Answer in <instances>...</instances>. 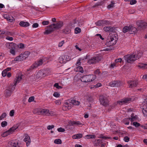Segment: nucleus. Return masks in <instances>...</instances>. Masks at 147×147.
Segmentation results:
<instances>
[{"instance_id": "f257e3e1", "label": "nucleus", "mask_w": 147, "mask_h": 147, "mask_svg": "<svg viewBox=\"0 0 147 147\" xmlns=\"http://www.w3.org/2000/svg\"><path fill=\"white\" fill-rule=\"evenodd\" d=\"M63 25V22H59L56 24L53 23L48 26L49 27L48 29L46 30L44 33L46 34H50L55 30L61 28Z\"/></svg>"}, {"instance_id": "f03ea898", "label": "nucleus", "mask_w": 147, "mask_h": 147, "mask_svg": "<svg viewBox=\"0 0 147 147\" xmlns=\"http://www.w3.org/2000/svg\"><path fill=\"white\" fill-rule=\"evenodd\" d=\"M117 34H109L107 37L106 44L109 46H111L115 45L117 42Z\"/></svg>"}, {"instance_id": "7ed1b4c3", "label": "nucleus", "mask_w": 147, "mask_h": 147, "mask_svg": "<svg viewBox=\"0 0 147 147\" xmlns=\"http://www.w3.org/2000/svg\"><path fill=\"white\" fill-rule=\"evenodd\" d=\"M96 78L95 75H89L84 76L81 78L82 82H90L94 80Z\"/></svg>"}, {"instance_id": "20e7f679", "label": "nucleus", "mask_w": 147, "mask_h": 147, "mask_svg": "<svg viewBox=\"0 0 147 147\" xmlns=\"http://www.w3.org/2000/svg\"><path fill=\"white\" fill-rule=\"evenodd\" d=\"M136 24L138 30L143 31L147 28V23L142 20L138 21Z\"/></svg>"}, {"instance_id": "39448f33", "label": "nucleus", "mask_w": 147, "mask_h": 147, "mask_svg": "<svg viewBox=\"0 0 147 147\" xmlns=\"http://www.w3.org/2000/svg\"><path fill=\"white\" fill-rule=\"evenodd\" d=\"M7 47L10 49V53L13 55L16 54L15 50L16 45L13 43H7L6 45Z\"/></svg>"}, {"instance_id": "423d86ee", "label": "nucleus", "mask_w": 147, "mask_h": 147, "mask_svg": "<svg viewBox=\"0 0 147 147\" xmlns=\"http://www.w3.org/2000/svg\"><path fill=\"white\" fill-rule=\"evenodd\" d=\"M125 60L127 62L131 63L137 59L136 54H128L124 56Z\"/></svg>"}, {"instance_id": "0eeeda50", "label": "nucleus", "mask_w": 147, "mask_h": 147, "mask_svg": "<svg viewBox=\"0 0 147 147\" xmlns=\"http://www.w3.org/2000/svg\"><path fill=\"white\" fill-rule=\"evenodd\" d=\"M99 98L101 104L105 107L109 105V100L106 96L100 95L99 96Z\"/></svg>"}, {"instance_id": "6e6552de", "label": "nucleus", "mask_w": 147, "mask_h": 147, "mask_svg": "<svg viewBox=\"0 0 147 147\" xmlns=\"http://www.w3.org/2000/svg\"><path fill=\"white\" fill-rule=\"evenodd\" d=\"M18 127L17 126H14L10 128L9 130L4 132L1 135L3 137H6L13 132Z\"/></svg>"}, {"instance_id": "1a4fd4ad", "label": "nucleus", "mask_w": 147, "mask_h": 147, "mask_svg": "<svg viewBox=\"0 0 147 147\" xmlns=\"http://www.w3.org/2000/svg\"><path fill=\"white\" fill-rule=\"evenodd\" d=\"M43 62V60L42 59H39L38 61L34 63L28 69H27V71H28L32 70L37 67L41 65Z\"/></svg>"}, {"instance_id": "9d476101", "label": "nucleus", "mask_w": 147, "mask_h": 147, "mask_svg": "<svg viewBox=\"0 0 147 147\" xmlns=\"http://www.w3.org/2000/svg\"><path fill=\"white\" fill-rule=\"evenodd\" d=\"M38 114L39 115L43 114L46 115H53V112L52 111H50L48 109H42L40 110L37 112Z\"/></svg>"}, {"instance_id": "9b49d317", "label": "nucleus", "mask_w": 147, "mask_h": 147, "mask_svg": "<svg viewBox=\"0 0 147 147\" xmlns=\"http://www.w3.org/2000/svg\"><path fill=\"white\" fill-rule=\"evenodd\" d=\"M8 145L10 147H20L16 140H12L10 141L8 143Z\"/></svg>"}, {"instance_id": "f8f14e48", "label": "nucleus", "mask_w": 147, "mask_h": 147, "mask_svg": "<svg viewBox=\"0 0 147 147\" xmlns=\"http://www.w3.org/2000/svg\"><path fill=\"white\" fill-rule=\"evenodd\" d=\"M131 100V98H126L122 99L120 101H118L117 102L118 104L122 105L125 104L129 103Z\"/></svg>"}, {"instance_id": "ddd939ff", "label": "nucleus", "mask_w": 147, "mask_h": 147, "mask_svg": "<svg viewBox=\"0 0 147 147\" xmlns=\"http://www.w3.org/2000/svg\"><path fill=\"white\" fill-rule=\"evenodd\" d=\"M70 102L68 100L64 103L62 107L63 110L66 111L71 109V103H70Z\"/></svg>"}, {"instance_id": "4468645a", "label": "nucleus", "mask_w": 147, "mask_h": 147, "mask_svg": "<svg viewBox=\"0 0 147 147\" xmlns=\"http://www.w3.org/2000/svg\"><path fill=\"white\" fill-rule=\"evenodd\" d=\"M127 83L129 88H132L136 87L138 82L136 80H129L127 82Z\"/></svg>"}, {"instance_id": "2eb2a0df", "label": "nucleus", "mask_w": 147, "mask_h": 147, "mask_svg": "<svg viewBox=\"0 0 147 147\" xmlns=\"http://www.w3.org/2000/svg\"><path fill=\"white\" fill-rule=\"evenodd\" d=\"M45 72V71L44 70H40L39 71L36 75V77L38 78H39L45 77L46 76Z\"/></svg>"}, {"instance_id": "dca6fc26", "label": "nucleus", "mask_w": 147, "mask_h": 147, "mask_svg": "<svg viewBox=\"0 0 147 147\" xmlns=\"http://www.w3.org/2000/svg\"><path fill=\"white\" fill-rule=\"evenodd\" d=\"M138 30V28H137L132 26H130L129 33L130 34H135Z\"/></svg>"}, {"instance_id": "f3484780", "label": "nucleus", "mask_w": 147, "mask_h": 147, "mask_svg": "<svg viewBox=\"0 0 147 147\" xmlns=\"http://www.w3.org/2000/svg\"><path fill=\"white\" fill-rule=\"evenodd\" d=\"M25 138L24 139V141L26 142V145L28 146L30 143V137L27 134H25Z\"/></svg>"}, {"instance_id": "a211bd4d", "label": "nucleus", "mask_w": 147, "mask_h": 147, "mask_svg": "<svg viewBox=\"0 0 147 147\" xmlns=\"http://www.w3.org/2000/svg\"><path fill=\"white\" fill-rule=\"evenodd\" d=\"M68 123L69 125H83L82 123L78 121H70Z\"/></svg>"}, {"instance_id": "6ab92c4d", "label": "nucleus", "mask_w": 147, "mask_h": 147, "mask_svg": "<svg viewBox=\"0 0 147 147\" xmlns=\"http://www.w3.org/2000/svg\"><path fill=\"white\" fill-rule=\"evenodd\" d=\"M30 54V52L29 51H26L23 54L21 53V55L22 56V58H23L24 60L28 57Z\"/></svg>"}, {"instance_id": "aec40b11", "label": "nucleus", "mask_w": 147, "mask_h": 147, "mask_svg": "<svg viewBox=\"0 0 147 147\" xmlns=\"http://www.w3.org/2000/svg\"><path fill=\"white\" fill-rule=\"evenodd\" d=\"M22 76L17 77L16 78H15L14 80V84L13 86L15 87L16 86L17 83H19L20 81L22 79Z\"/></svg>"}, {"instance_id": "412c9836", "label": "nucleus", "mask_w": 147, "mask_h": 147, "mask_svg": "<svg viewBox=\"0 0 147 147\" xmlns=\"http://www.w3.org/2000/svg\"><path fill=\"white\" fill-rule=\"evenodd\" d=\"M103 30L106 32H113L114 30L113 27L111 26L105 27L103 28Z\"/></svg>"}, {"instance_id": "4be33fe9", "label": "nucleus", "mask_w": 147, "mask_h": 147, "mask_svg": "<svg viewBox=\"0 0 147 147\" xmlns=\"http://www.w3.org/2000/svg\"><path fill=\"white\" fill-rule=\"evenodd\" d=\"M19 25L22 27H26L29 26L30 24L28 22L22 21L20 22Z\"/></svg>"}, {"instance_id": "5701e85b", "label": "nucleus", "mask_w": 147, "mask_h": 147, "mask_svg": "<svg viewBox=\"0 0 147 147\" xmlns=\"http://www.w3.org/2000/svg\"><path fill=\"white\" fill-rule=\"evenodd\" d=\"M65 57L64 55L61 56L59 58V62L61 63H65L66 61L65 60Z\"/></svg>"}, {"instance_id": "b1692460", "label": "nucleus", "mask_w": 147, "mask_h": 147, "mask_svg": "<svg viewBox=\"0 0 147 147\" xmlns=\"http://www.w3.org/2000/svg\"><path fill=\"white\" fill-rule=\"evenodd\" d=\"M109 84L111 87L118 86L119 84L117 81H114L110 82Z\"/></svg>"}, {"instance_id": "393cba45", "label": "nucleus", "mask_w": 147, "mask_h": 147, "mask_svg": "<svg viewBox=\"0 0 147 147\" xmlns=\"http://www.w3.org/2000/svg\"><path fill=\"white\" fill-rule=\"evenodd\" d=\"M82 135L81 134H78L73 136L72 138L73 139H80L82 138Z\"/></svg>"}, {"instance_id": "a878e982", "label": "nucleus", "mask_w": 147, "mask_h": 147, "mask_svg": "<svg viewBox=\"0 0 147 147\" xmlns=\"http://www.w3.org/2000/svg\"><path fill=\"white\" fill-rule=\"evenodd\" d=\"M94 57L96 63L100 61L102 58V56L100 55H98Z\"/></svg>"}, {"instance_id": "bb28decb", "label": "nucleus", "mask_w": 147, "mask_h": 147, "mask_svg": "<svg viewBox=\"0 0 147 147\" xmlns=\"http://www.w3.org/2000/svg\"><path fill=\"white\" fill-rule=\"evenodd\" d=\"M88 63L89 64H94L96 63L95 58L94 57L90 59H89L88 61Z\"/></svg>"}, {"instance_id": "cd10ccee", "label": "nucleus", "mask_w": 147, "mask_h": 147, "mask_svg": "<svg viewBox=\"0 0 147 147\" xmlns=\"http://www.w3.org/2000/svg\"><path fill=\"white\" fill-rule=\"evenodd\" d=\"M5 96L7 97L11 95V92L10 90H6L5 91Z\"/></svg>"}, {"instance_id": "c85d7f7f", "label": "nucleus", "mask_w": 147, "mask_h": 147, "mask_svg": "<svg viewBox=\"0 0 147 147\" xmlns=\"http://www.w3.org/2000/svg\"><path fill=\"white\" fill-rule=\"evenodd\" d=\"M138 66L140 68L144 69L147 68V64L146 63H140L138 65Z\"/></svg>"}, {"instance_id": "c756f323", "label": "nucleus", "mask_w": 147, "mask_h": 147, "mask_svg": "<svg viewBox=\"0 0 147 147\" xmlns=\"http://www.w3.org/2000/svg\"><path fill=\"white\" fill-rule=\"evenodd\" d=\"M70 103H71L72 105H79L80 104V102L75 100H71Z\"/></svg>"}, {"instance_id": "7c9ffc66", "label": "nucleus", "mask_w": 147, "mask_h": 147, "mask_svg": "<svg viewBox=\"0 0 147 147\" xmlns=\"http://www.w3.org/2000/svg\"><path fill=\"white\" fill-rule=\"evenodd\" d=\"M102 20V26H105V25H109L111 23L108 20Z\"/></svg>"}, {"instance_id": "2f4dec72", "label": "nucleus", "mask_w": 147, "mask_h": 147, "mask_svg": "<svg viewBox=\"0 0 147 147\" xmlns=\"http://www.w3.org/2000/svg\"><path fill=\"white\" fill-rule=\"evenodd\" d=\"M23 60V58H22V56L21 54L18 56L16 57L14 59V60L16 61H20Z\"/></svg>"}, {"instance_id": "473e14b6", "label": "nucleus", "mask_w": 147, "mask_h": 147, "mask_svg": "<svg viewBox=\"0 0 147 147\" xmlns=\"http://www.w3.org/2000/svg\"><path fill=\"white\" fill-rule=\"evenodd\" d=\"M130 28V26H125L123 29V31L124 33H126L127 32L129 33V30Z\"/></svg>"}, {"instance_id": "72a5a7b5", "label": "nucleus", "mask_w": 147, "mask_h": 147, "mask_svg": "<svg viewBox=\"0 0 147 147\" xmlns=\"http://www.w3.org/2000/svg\"><path fill=\"white\" fill-rule=\"evenodd\" d=\"M102 140L100 139H98L97 141L94 143V145L96 146H97L100 144L101 143H102Z\"/></svg>"}, {"instance_id": "f704fd0d", "label": "nucleus", "mask_w": 147, "mask_h": 147, "mask_svg": "<svg viewBox=\"0 0 147 147\" xmlns=\"http://www.w3.org/2000/svg\"><path fill=\"white\" fill-rule=\"evenodd\" d=\"M54 142L57 144H61L62 143L61 140L59 139H57L55 140Z\"/></svg>"}, {"instance_id": "c9c22d12", "label": "nucleus", "mask_w": 147, "mask_h": 147, "mask_svg": "<svg viewBox=\"0 0 147 147\" xmlns=\"http://www.w3.org/2000/svg\"><path fill=\"white\" fill-rule=\"evenodd\" d=\"M142 111L143 113V114L144 116H147V108H143L142 110Z\"/></svg>"}, {"instance_id": "e433bc0d", "label": "nucleus", "mask_w": 147, "mask_h": 147, "mask_svg": "<svg viewBox=\"0 0 147 147\" xmlns=\"http://www.w3.org/2000/svg\"><path fill=\"white\" fill-rule=\"evenodd\" d=\"M81 29L80 28L77 27L75 29V32L76 34H77L80 33L81 32Z\"/></svg>"}, {"instance_id": "4c0bfd02", "label": "nucleus", "mask_w": 147, "mask_h": 147, "mask_svg": "<svg viewBox=\"0 0 147 147\" xmlns=\"http://www.w3.org/2000/svg\"><path fill=\"white\" fill-rule=\"evenodd\" d=\"M77 70L78 71H80L81 73L83 72V70L82 67L79 66L77 67Z\"/></svg>"}, {"instance_id": "58836bf2", "label": "nucleus", "mask_w": 147, "mask_h": 147, "mask_svg": "<svg viewBox=\"0 0 147 147\" xmlns=\"http://www.w3.org/2000/svg\"><path fill=\"white\" fill-rule=\"evenodd\" d=\"M114 3L113 2V1H111V4L107 6V8L108 9H110L113 7L114 6Z\"/></svg>"}, {"instance_id": "ea45409f", "label": "nucleus", "mask_w": 147, "mask_h": 147, "mask_svg": "<svg viewBox=\"0 0 147 147\" xmlns=\"http://www.w3.org/2000/svg\"><path fill=\"white\" fill-rule=\"evenodd\" d=\"M86 136L88 137V139L95 138L96 137L95 135H86Z\"/></svg>"}, {"instance_id": "a19ab883", "label": "nucleus", "mask_w": 147, "mask_h": 147, "mask_svg": "<svg viewBox=\"0 0 147 147\" xmlns=\"http://www.w3.org/2000/svg\"><path fill=\"white\" fill-rule=\"evenodd\" d=\"M102 20H99L97 22L95 23V24L96 26H102Z\"/></svg>"}, {"instance_id": "79ce46f5", "label": "nucleus", "mask_w": 147, "mask_h": 147, "mask_svg": "<svg viewBox=\"0 0 147 147\" xmlns=\"http://www.w3.org/2000/svg\"><path fill=\"white\" fill-rule=\"evenodd\" d=\"M142 52L139 51V53H138L137 55H136V57L137 58V59H139L142 56Z\"/></svg>"}, {"instance_id": "37998d69", "label": "nucleus", "mask_w": 147, "mask_h": 147, "mask_svg": "<svg viewBox=\"0 0 147 147\" xmlns=\"http://www.w3.org/2000/svg\"><path fill=\"white\" fill-rule=\"evenodd\" d=\"M132 125L136 127H138L140 126V124L137 122H134L132 123Z\"/></svg>"}, {"instance_id": "c03bdc74", "label": "nucleus", "mask_w": 147, "mask_h": 147, "mask_svg": "<svg viewBox=\"0 0 147 147\" xmlns=\"http://www.w3.org/2000/svg\"><path fill=\"white\" fill-rule=\"evenodd\" d=\"M2 127H4L7 125V122L6 121H3L1 123Z\"/></svg>"}, {"instance_id": "a18cd8bd", "label": "nucleus", "mask_w": 147, "mask_h": 147, "mask_svg": "<svg viewBox=\"0 0 147 147\" xmlns=\"http://www.w3.org/2000/svg\"><path fill=\"white\" fill-rule=\"evenodd\" d=\"M64 32L65 34H69L71 32V30L67 28L65 29L63 31Z\"/></svg>"}, {"instance_id": "49530a36", "label": "nucleus", "mask_w": 147, "mask_h": 147, "mask_svg": "<svg viewBox=\"0 0 147 147\" xmlns=\"http://www.w3.org/2000/svg\"><path fill=\"white\" fill-rule=\"evenodd\" d=\"M0 34H8L9 35H11V33L10 32H9L8 31H3L1 32L0 33Z\"/></svg>"}, {"instance_id": "de8ad7c7", "label": "nucleus", "mask_w": 147, "mask_h": 147, "mask_svg": "<svg viewBox=\"0 0 147 147\" xmlns=\"http://www.w3.org/2000/svg\"><path fill=\"white\" fill-rule=\"evenodd\" d=\"M6 113H3L0 116V120L4 118L6 116Z\"/></svg>"}, {"instance_id": "09e8293b", "label": "nucleus", "mask_w": 147, "mask_h": 147, "mask_svg": "<svg viewBox=\"0 0 147 147\" xmlns=\"http://www.w3.org/2000/svg\"><path fill=\"white\" fill-rule=\"evenodd\" d=\"M54 86L55 87H56L57 88L59 89H61L62 88V87L59 86V85L57 83H55L54 85Z\"/></svg>"}, {"instance_id": "8fccbe9b", "label": "nucleus", "mask_w": 147, "mask_h": 147, "mask_svg": "<svg viewBox=\"0 0 147 147\" xmlns=\"http://www.w3.org/2000/svg\"><path fill=\"white\" fill-rule=\"evenodd\" d=\"M136 118L134 117H132L131 118H129L128 119L127 118V119H126L125 120H128L129 119V120H130L131 122H132L133 121H134L135 120Z\"/></svg>"}, {"instance_id": "3c124183", "label": "nucleus", "mask_w": 147, "mask_h": 147, "mask_svg": "<svg viewBox=\"0 0 147 147\" xmlns=\"http://www.w3.org/2000/svg\"><path fill=\"white\" fill-rule=\"evenodd\" d=\"M98 138H102L106 140L107 139L109 138H108L105 136H103L102 134L100 135L99 137H98Z\"/></svg>"}, {"instance_id": "603ef678", "label": "nucleus", "mask_w": 147, "mask_h": 147, "mask_svg": "<svg viewBox=\"0 0 147 147\" xmlns=\"http://www.w3.org/2000/svg\"><path fill=\"white\" fill-rule=\"evenodd\" d=\"M57 130L59 132H63L65 131V129L61 127L58 128Z\"/></svg>"}, {"instance_id": "864d4df0", "label": "nucleus", "mask_w": 147, "mask_h": 147, "mask_svg": "<svg viewBox=\"0 0 147 147\" xmlns=\"http://www.w3.org/2000/svg\"><path fill=\"white\" fill-rule=\"evenodd\" d=\"M34 99V97L33 96L30 97L28 99V101L29 102H31L33 101Z\"/></svg>"}, {"instance_id": "5fc2aeb1", "label": "nucleus", "mask_w": 147, "mask_h": 147, "mask_svg": "<svg viewBox=\"0 0 147 147\" xmlns=\"http://www.w3.org/2000/svg\"><path fill=\"white\" fill-rule=\"evenodd\" d=\"M101 2H98V3H96V4H95L94 5H93L92 7H97L98 6L101 5Z\"/></svg>"}, {"instance_id": "6e6d98bb", "label": "nucleus", "mask_w": 147, "mask_h": 147, "mask_svg": "<svg viewBox=\"0 0 147 147\" xmlns=\"http://www.w3.org/2000/svg\"><path fill=\"white\" fill-rule=\"evenodd\" d=\"M123 140L125 142H127L129 141V138L128 136H126L124 137Z\"/></svg>"}, {"instance_id": "4d7b16f0", "label": "nucleus", "mask_w": 147, "mask_h": 147, "mask_svg": "<svg viewBox=\"0 0 147 147\" xmlns=\"http://www.w3.org/2000/svg\"><path fill=\"white\" fill-rule=\"evenodd\" d=\"M49 23V22L48 21H44L42 22V24L43 25H46L48 24Z\"/></svg>"}, {"instance_id": "13d9d810", "label": "nucleus", "mask_w": 147, "mask_h": 147, "mask_svg": "<svg viewBox=\"0 0 147 147\" xmlns=\"http://www.w3.org/2000/svg\"><path fill=\"white\" fill-rule=\"evenodd\" d=\"M54 127V125H49L47 126V129L48 130H50Z\"/></svg>"}, {"instance_id": "bf43d9fd", "label": "nucleus", "mask_w": 147, "mask_h": 147, "mask_svg": "<svg viewBox=\"0 0 147 147\" xmlns=\"http://www.w3.org/2000/svg\"><path fill=\"white\" fill-rule=\"evenodd\" d=\"M64 43V40H63L59 42L58 44V47H61Z\"/></svg>"}, {"instance_id": "052dcab7", "label": "nucleus", "mask_w": 147, "mask_h": 147, "mask_svg": "<svg viewBox=\"0 0 147 147\" xmlns=\"http://www.w3.org/2000/svg\"><path fill=\"white\" fill-rule=\"evenodd\" d=\"M7 72H6V70H4L3 71L2 73V76L3 77H5L7 75Z\"/></svg>"}, {"instance_id": "680f3d73", "label": "nucleus", "mask_w": 147, "mask_h": 147, "mask_svg": "<svg viewBox=\"0 0 147 147\" xmlns=\"http://www.w3.org/2000/svg\"><path fill=\"white\" fill-rule=\"evenodd\" d=\"M39 25L37 23H34L32 25L33 28H36L38 27Z\"/></svg>"}, {"instance_id": "e2e57ef3", "label": "nucleus", "mask_w": 147, "mask_h": 147, "mask_svg": "<svg viewBox=\"0 0 147 147\" xmlns=\"http://www.w3.org/2000/svg\"><path fill=\"white\" fill-rule=\"evenodd\" d=\"M18 47L20 49L23 48L24 47V45L22 43H21L18 45Z\"/></svg>"}, {"instance_id": "0e129e2a", "label": "nucleus", "mask_w": 147, "mask_h": 147, "mask_svg": "<svg viewBox=\"0 0 147 147\" xmlns=\"http://www.w3.org/2000/svg\"><path fill=\"white\" fill-rule=\"evenodd\" d=\"M137 3V1L135 0H131L130 1V4L131 5H133L136 4Z\"/></svg>"}, {"instance_id": "69168bd1", "label": "nucleus", "mask_w": 147, "mask_h": 147, "mask_svg": "<svg viewBox=\"0 0 147 147\" xmlns=\"http://www.w3.org/2000/svg\"><path fill=\"white\" fill-rule=\"evenodd\" d=\"M60 94L57 92H55L53 94V96L57 97H59L60 96Z\"/></svg>"}, {"instance_id": "338daca9", "label": "nucleus", "mask_w": 147, "mask_h": 147, "mask_svg": "<svg viewBox=\"0 0 147 147\" xmlns=\"http://www.w3.org/2000/svg\"><path fill=\"white\" fill-rule=\"evenodd\" d=\"M14 110H12L10 112V113H9L11 117L13 116L14 115Z\"/></svg>"}, {"instance_id": "774afa93", "label": "nucleus", "mask_w": 147, "mask_h": 147, "mask_svg": "<svg viewBox=\"0 0 147 147\" xmlns=\"http://www.w3.org/2000/svg\"><path fill=\"white\" fill-rule=\"evenodd\" d=\"M100 73V70L99 69H97L96 70V71H94V74H96L99 75Z\"/></svg>"}]
</instances>
